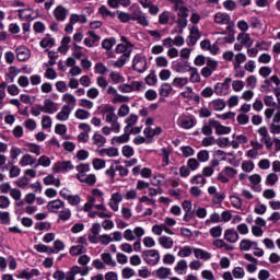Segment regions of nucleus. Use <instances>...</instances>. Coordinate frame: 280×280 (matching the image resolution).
Returning a JSON list of instances; mask_svg holds the SVG:
<instances>
[{
  "mask_svg": "<svg viewBox=\"0 0 280 280\" xmlns=\"http://www.w3.org/2000/svg\"><path fill=\"white\" fill-rule=\"evenodd\" d=\"M105 121L110 125L112 132L118 135L121 132V124H119V117L115 114V107L110 106L107 110H105Z\"/></svg>",
  "mask_w": 280,
  "mask_h": 280,
  "instance_id": "f257e3e1",
  "label": "nucleus"
},
{
  "mask_svg": "<svg viewBox=\"0 0 280 280\" xmlns=\"http://www.w3.org/2000/svg\"><path fill=\"white\" fill-rule=\"evenodd\" d=\"M142 259L149 266H156V264L161 261V254H159V250L156 249H147L142 252Z\"/></svg>",
  "mask_w": 280,
  "mask_h": 280,
  "instance_id": "f03ea898",
  "label": "nucleus"
},
{
  "mask_svg": "<svg viewBox=\"0 0 280 280\" xmlns=\"http://www.w3.org/2000/svg\"><path fill=\"white\" fill-rule=\"evenodd\" d=\"M132 69L138 73H145L148 71V59H145V56L136 55L132 60Z\"/></svg>",
  "mask_w": 280,
  "mask_h": 280,
  "instance_id": "7ed1b4c3",
  "label": "nucleus"
},
{
  "mask_svg": "<svg viewBox=\"0 0 280 280\" xmlns=\"http://www.w3.org/2000/svg\"><path fill=\"white\" fill-rule=\"evenodd\" d=\"M231 82H233L231 78H225L222 83H217L214 85V93L217 95H229V89L231 88Z\"/></svg>",
  "mask_w": 280,
  "mask_h": 280,
  "instance_id": "20e7f679",
  "label": "nucleus"
},
{
  "mask_svg": "<svg viewBox=\"0 0 280 280\" xmlns=\"http://www.w3.org/2000/svg\"><path fill=\"white\" fill-rule=\"evenodd\" d=\"M73 163L71 161H62V162H57L52 166V172L55 174H60V172L66 173V172H71L73 170Z\"/></svg>",
  "mask_w": 280,
  "mask_h": 280,
  "instance_id": "39448f33",
  "label": "nucleus"
},
{
  "mask_svg": "<svg viewBox=\"0 0 280 280\" xmlns=\"http://www.w3.org/2000/svg\"><path fill=\"white\" fill-rule=\"evenodd\" d=\"M43 113H46L48 115H54V113H58V104H56L50 98L44 100V106H42Z\"/></svg>",
  "mask_w": 280,
  "mask_h": 280,
  "instance_id": "423d86ee",
  "label": "nucleus"
},
{
  "mask_svg": "<svg viewBox=\"0 0 280 280\" xmlns=\"http://www.w3.org/2000/svg\"><path fill=\"white\" fill-rule=\"evenodd\" d=\"M56 21H66L67 16H69V10L65 8L63 5H58L52 12Z\"/></svg>",
  "mask_w": 280,
  "mask_h": 280,
  "instance_id": "0eeeda50",
  "label": "nucleus"
},
{
  "mask_svg": "<svg viewBox=\"0 0 280 280\" xmlns=\"http://www.w3.org/2000/svg\"><path fill=\"white\" fill-rule=\"evenodd\" d=\"M34 277H40V270L38 269H24L20 272V275L18 276V279H34Z\"/></svg>",
  "mask_w": 280,
  "mask_h": 280,
  "instance_id": "6e6552de",
  "label": "nucleus"
},
{
  "mask_svg": "<svg viewBox=\"0 0 280 280\" xmlns=\"http://www.w3.org/2000/svg\"><path fill=\"white\" fill-rule=\"evenodd\" d=\"M47 209L50 211V213H59L60 209H65V201L60 199L49 201Z\"/></svg>",
  "mask_w": 280,
  "mask_h": 280,
  "instance_id": "1a4fd4ad",
  "label": "nucleus"
},
{
  "mask_svg": "<svg viewBox=\"0 0 280 280\" xmlns=\"http://www.w3.org/2000/svg\"><path fill=\"white\" fill-rule=\"evenodd\" d=\"M178 125L180 128L189 129L196 126V120L189 116H180L178 118Z\"/></svg>",
  "mask_w": 280,
  "mask_h": 280,
  "instance_id": "9d476101",
  "label": "nucleus"
},
{
  "mask_svg": "<svg viewBox=\"0 0 280 280\" xmlns=\"http://www.w3.org/2000/svg\"><path fill=\"white\" fill-rule=\"evenodd\" d=\"M224 240L230 244H235L240 240V234L235 229H228L224 232Z\"/></svg>",
  "mask_w": 280,
  "mask_h": 280,
  "instance_id": "9b49d317",
  "label": "nucleus"
},
{
  "mask_svg": "<svg viewBox=\"0 0 280 280\" xmlns=\"http://www.w3.org/2000/svg\"><path fill=\"white\" fill-rule=\"evenodd\" d=\"M237 40L244 45V47L250 48L253 47V44L255 43V39L250 38V34L247 33H240L237 36Z\"/></svg>",
  "mask_w": 280,
  "mask_h": 280,
  "instance_id": "f8f14e48",
  "label": "nucleus"
},
{
  "mask_svg": "<svg viewBox=\"0 0 280 280\" xmlns=\"http://www.w3.org/2000/svg\"><path fill=\"white\" fill-rule=\"evenodd\" d=\"M61 100L66 104L63 106H68L70 108V110H73V108H75V104H77L78 100L75 98V96L73 94L66 93L62 95Z\"/></svg>",
  "mask_w": 280,
  "mask_h": 280,
  "instance_id": "ddd939ff",
  "label": "nucleus"
},
{
  "mask_svg": "<svg viewBox=\"0 0 280 280\" xmlns=\"http://www.w3.org/2000/svg\"><path fill=\"white\" fill-rule=\"evenodd\" d=\"M200 30H198V26H191L190 33H189V43L188 45H196L198 40H200Z\"/></svg>",
  "mask_w": 280,
  "mask_h": 280,
  "instance_id": "4468645a",
  "label": "nucleus"
},
{
  "mask_svg": "<svg viewBox=\"0 0 280 280\" xmlns=\"http://www.w3.org/2000/svg\"><path fill=\"white\" fill-rule=\"evenodd\" d=\"M72 112L73 109L69 108V106L63 105L61 110L57 114L56 119H58V121H67Z\"/></svg>",
  "mask_w": 280,
  "mask_h": 280,
  "instance_id": "2eb2a0df",
  "label": "nucleus"
},
{
  "mask_svg": "<svg viewBox=\"0 0 280 280\" xmlns=\"http://www.w3.org/2000/svg\"><path fill=\"white\" fill-rule=\"evenodd\" d=\"M214 22L219 25H229V23H231V15L219 12L214 15Z\"/></svg>",
  "mask_w": 280,
  "mask_h": 280,
  "instance_id": "dca6fc26",
  "label": "nucleus"
},
{
  "mask_svg": "<svg viewBox=\"0 0 280 280\" xmlns=\"http://www.w3.org/2000/svg\"><path fill=\"white\" fill-rule=\"evenodd\" d=\"M211 126L215 129L217 135H229L231 132L230 127L221 125L218 120L211 121Z\"/></svg>",
  "mask_w": 280,
  "mask_h": 280,
  "instance_id": "f3484780",
  "label": "nucleus"
},
{
  "mask_svg": "<svg viewBox=\"0 0 280 280\" xmlns=\"http://www.w3.org/2000/svg\"><path fill=\"white\" fill-rule=\"evenodd\" d=\"M16 58L20 62H25L30 58V49L25 47H19L15 49Z\"/></svg>",
  "mask_w": 280,
  "mask_h": 280,
  "instance_id": "a211bd4d",
  "label": "nucleus"
},
{
  "mask_svg": "<svg viewBox=\"0 0 280 280\" xmlns=\"http://www.w3.org/2000/svg\"><path fill=\"white\" fill-rule=\"evenodd\" d=\"M77 178L80 183H86V185H90V187L97 183V177H95V174L77 175Z\"/></svg>",
  "mask_w": 280,
  "mask_h": 280,
  "instance_id": "6ab92c4d",
  "label": "nucleus"
},
{
  "mask_svg": "<svg viewBox=\"0 0 280 280\" xmlns=\"http://www.w3.org/2000/svg\"><path fill=\"white\" fill-rule=\"evenodd\" d=\"M92 143L96 145V148H104V145H106V137L102 136L100 132H95L92 137Z\"/></svg>",
  "mask_w": 280,
  "mask_h": 280,
  "instance_id": "aec40b11",
  "label": "nucleus"
},
{
  "mask_svg": "<svg viewBox=\"0 0 280 280\" xmlns=\"http://www.w3.org/2000/svg\"><path fill=\"white\" fill-rule=\"evenodd\" d=\"M158 242L160 244V246H162V248H173L174 247V238L170 237V236H160L158 238Z\"/></svg>",
  "mask_w": 280,
  "mask_h": 280,
  "instance_id": "412c9836",
  "label": "nucleus"
},
{
  "mask_svg": "<svg viewBox=\"0 0 280 280\" xmlns=\"http://www.w3.org/2000/svg\"><path fill=\"white\" fill-rule=\"evenodd\" d=\"M194 255L196 259H203V261H209L211 259V253L202 249V248H195Z\"/></svg>",
  "mask_w": 280,
  "mask_h": 280,
  "instance_id": "4be33fe9",
  "label": "nucleus"
},
{
  "mask_svg": "<svg viewBox=\"0 0 280 280\" xmlns=\"http://www.w3.org/2000/svg\"><path fill=\"white\" fill-rule=\"evenodd\" d=\"M100 156H109L112 159L113 156H119V150L117 148H108V149H101L98 150Z\"/></svg>",
  "mask_w": 280,
  "mask_h": 280,
  "instance_id": "5701e85b",
  "label": "nucleus"
},
{
  "mask_svg": "<svg viewBox=\"0 0 280 280\" xmlns=\"http://www.w3.org/2000/svg\"><path fill=\"white\" fill-rule=\"evenodd\" d=\"M189 62L182 63V62H173L172 69L173 71H176L177 73H187L189 71Z\"/></svg>",
  "mask_w": 280,
  "mask_h": 280,
  "instance_id": "b1692460",
  "label": "nucleus"
},
{
  "mask_svg": "<svg viewBox=\"0 0 280 280\" xmlns=\"http://www.w3.org/2000/svg\"><path fill=\"white\" fill-rule=\"evenodd\" d=\"M69 253L72 257H78L79 255H84V253H86V246L73 245L70 247Z\"/></svg>",
  "mask_w": 280,
  "mask_h": 280,
  "instance_id": "393cba45",
  "label": "nucleus"
},
{
  "mask_svg": "<svg viewBox=\"0 0 280 280\" xmlns=\"http://www.w3.org/2000/svg\"><path fill=\"white\" fill-rule=\"evenodd\" d=\"M35 164H36V158L30 154H24L20 160L21 167H27V165H35Z\"/></svg>",
  "mask_w": 280,
  "mask_h": 280,
  "instance_id": "a878e982",
  "label": "nucleus"
},
{
  "mask_svg": "<svg viewBox=\"0 0 280 280\" xmlns=\"http://www.w3.org/2000/svg\"><path fill=\"white\" fill-rule=\"evenodd\" d=\"M209 106L213 110H224V108H226V102H224L222 98H218L210 102Z\"/></svg>",
  "mask_w": 280,
  "mask_h": 280,
  "instance_id": "bb28decb",
  "label": "nucleus"
},
{
  "mask_svg": "<svg viewBox=\"0 0 280 280\" xmlns=\"http://www.w3.org/2000/svg\"><path fill=\"white\" fill-rule=\"evenodd\" d=\"M34 248L37 250V253H46L47 255H54V253H56L52 247L45 244L34 245Z\"/></svg>",
  "mask_w": 280,
  "mask_h": 280,
  "instance_id": "cd10ccee",
  "label": "nucleus"
},
{
  "mask_svg": "<svg viewBox=\"0 0 280 280\" xmlns=\"http://www.w3.org/2000/svg\"><path fill=\"white\" fill-rule=\"evenodd\" d=\"M211 121H215V119H209L201 128V132L206 137H211L213 135V125H211Z\"/></svg>",
  "mask_w": 280,
  "mask_h": 280,
  "instance_id": "c85d7f7f",
  "label": "nucleus"
},
{
  "mask_svg": "<svg viewBox=\"0 0 280 280\" xmlns=\"http://www.w3.org/2000/svg\"><path fill=\"white\" fill-rule=\"evenodd\" d=\"M172 91H173L172 84L163 83L160 86L159 93H160L161 97H170V93H172Z\"/></svg>",
  "mask_w": 280,
  "mask_h": 280,
  "instance_id": "c756f323",
  "label": "nucleus"
},
{
  "mask_svg": "<svg viewBox=\"0 0 280 280\" xmlns=\"http://www.w3.org/2000/svg\"><path fill=\"white\" fill-rule=\"evenodd\" d=\"M98 14H101V16H103V19H108V16L110 19H115V12H112L110 10H108V8L106 5H101L98 8Z\"/></svg>",
  "mask_w": 280,
  "mask_h": 280,
  "instance_id": "7c9ffc66",
  "label": "nucleus"
},
{
  "mask_svg": "<svg viewBox=\"0 0 280 280\" xmlns=\"http://www.w3.org/2000/svg\"><path fill=\"white\" fill-rule=\"evenodd\" d=\"M172 275V269L167 267H161L156 270V277L159 279H167Z\"/></svg>",
  "mask_w": 280,
  "mask_h": 280,
  "instance_id": "2f4dec72",
  "label": "nucleus"
},
{
  "mask_svg": "<svg viewBox=\"0 0 280 280\" xmlns=\"http://www.w3.org/2000/svg\"><path fill=\"white\" fill-rule=\"evenodd\" d=\"M128 58H130V51L122 54L120 58L115 61V68L121 69L126 65Z\"/></svg>",
  "mask_w": 280,
  "mask_h": 280,
  "instance_id": "473e14b6",
  "label": "nucleus"
},
{
  "mask_svg": "<svg viewBox=\"0 0 280 280\" xmlns=\"http://www.w3.org/2000/svg\"><path fill=\"white\" fill-rule=\"evenodd\" d=\"M44 185H54L55 187H60V179L54 177V175H48L44 179Z\"/></svg>",
  "mask_w": 280,
  "mask_h": 280,
  "instance_id": "72a5a7b5",
  "label": "nucleus"
},
{
  "mask_svg": "<svg viewBox=\"0 0 280 280\" xmlns=\"http://www.w3.org/2000/svg\"><path fill=\"white\" fill-rule=\"evenodd\" d=\"M130 141V136L128 133H124L121 136H115L112 139V144L115 145V143H128Z\"/></svg>",
  "mask_w": 280,
  "mask_h": 280,
  "instance_id": "f704fd0d",
  "label": "nucleus"
},
{
  "mask_svg": "<svg viewBox=\"0 0 280 280\" xmlns=\"http://www.w3.org/2000/svg\"><path fill=\"white\" fill-rule=\"evenodd\" d=\"M188 82H189L188 78H175L172 84L176 89H183V86H187Z\"/></svg>",
  "mask_w": 280,
  "mask_h": 280,
  "instance_id": "c9c22d12",
  "label": "nucleus"
},
{
  "mask_svg": "<svg viewBox=\"0 0 280 280\" xmlns=\"http://www.w3.org/2000/svg\"><path fill=\"white\" fill-rule=\"evenodd\" d=\"M244 62H246V55L243 52H238L234 56V61L233 65L234 67H242V65H244Z\"/></svg>",
  "mask_w": 280,
  "mask_h": 280,
  "instance_id": "e433bc0d",
  "label": "nucleus"
},
{
  "mask_svg": "<svg viewBox=\"0 0 280 280\" xmlns=\"http://www.w3.org/2000/svg\"><path fill=\"white\" fill-rule=\"evenodd\" d=\"M59 220L62 222H67L68 220H71V209L69 208H62L61 211H59Z\"/></svg>",
  "mask_w": 280,
  "mask_h": 280,
  "instance_id": "4c0bfd02",
  "label": "nucleus"
},
{
  "mask_svg": "<svg viewBox=\"0 0 280 280\" xmlns=\"http://www.w3.org/2000/svg\"><path fill=\"white\" fill-rule=\"evenodd\" d=\"M102 260L104 261V264H107V266H112V268H115L117 266V262H115V260H113V256L108 253H103L101 255Z\"/></svg>",
  "mask_w": 280,
  "mask_h": 280,
  "instance_id": "58836bf2",
  "label": "nucleus"
},
{
  "mask_svg": "<svg viewBox=\"0 0 280 280\" xmlns=\"http://www.w3.org/2000/svg\"><path fill=\"white\" fill-rule=\"evenodd\" d=\"M188 71H190V82H200V73L198 72V68L189 67Z\"/></svg>",
  "mask_w": 280,
  "mask_h": 280,
  "instance_id": "ea45409f",
  "label": "nucleus"
},
{
  "mask_svg": "<svg viewBox=\"0 0 280 280\" xmlns=\"http://www.w3.org/2000/svg\"><path fill=\"white\" fill-rule=\"evenodd\" d=\"M174 270L178 272V275H185V270H187V260H179L175 266Z\"/></svg>",
  "mask_w": 280,
  "mask_h": 280,
  "instance_id": "a19ab883",
  "label": "nucleus"
},
{
  "mask_svg": "<svg viewBox=\"0 0 280 280\" xmlns=\"http://www.w3.org/2000/svg\"><path fill=\"white\" fill-rule=\"evenodd\" d=\"M39 45L43 49H47V47H54V45H56V39L52 37H45L39 42Z\"/></svg>",
  "mask_w": 280,
  "mask_h": 280,
  "instance_id": "79ce46f5",
  "label": "nucleus"
},
{
  "mask_svg": "<svg viewBox=\"0 0 280 280\" xmlns=\"http://www.w3.org/2000/svg\"><path fill=\"white\" fill-rule=\"evenodd\" d=\"M39 165H42V167H49V165H51V159H49L47 155H42L38 159V163L35 164L34 167H38Z\"/></svg>",
  "mask_w": 280,
  "mask_h": 280,
  "instance_id": "37998d69",
  "label": "nucleus"
},
{
  "mask_svg": "<svg viewBox=\"0 0 280 280\" xmlns=\"http://www.w3.org/2000/svg\"><path fill=\"white\" fill-rule=\"evenodd\" d=\"M272 83L276 84V89H279L280 85V79L277 74L272 75L270 79L265 80V84L272 89Z\"/></svg>",
  "mask_w": 280,
  "mask_h": 280,
  "instance_id": "c03bdc74",
  "label": "nucleus"
},
{
  "mask_svg": "<svg viewBox=\"0 0 280 280\" xmlns=\"http://www.w3.org/2000/svg\"><path fill=\"white\" fill-rule=\"evenodd\" d=\"M86 21H88V19H86V15H84V14L78 15V14L73 13L70 15V22L73 24L86 23Z\"/></svg>",
  "mask_w": 280,
  "mask_h": 280,
  "instance_id": "a18cd8bd",
  "label": "nucleus"
},
{
  "mask_svg": "<svg viewBox=\"0 0 280 280\" xmlns=\"http://www.w3.org/2000/svg\"><path fill=\"white\" fill-rule=\"evenodd\" d=\"M191 185H202L205 186L207 184V178H205V176H202L201 174L195 175L191 179H190Z\"/></svg>",
  "mask_w": 280,
  "mask_h": 280,
  "instance_id": "49530a36",
  "label": "nucleus"
},
{
  "mask_svg": "<svg viewBox=\"0 0 280 280\" xmlns=\"http://www.w3.org/2000/svg\"><path fill=\"white\" fill-rule=\"evenodd\" d=\"M114 45H117V39H115V37H112V38H109V39H104L103 42H102V47H103V49H106L107 51L109 50V49H113V46Z\"/></svg>",
  "mask_w": 280,
  "mask_h": 280,
  "instance_id": "de8ad7c7",
  "label": "nucleus"
},
{
  "mask_svg": "<svg viewBox=\"0 0 280 280\" xmlns=\"http://www.w3.org/2000/svg\"><path fill=\"white\" fill-rule=\"evenodd\" d=\"M69 43H71L70 36L62 37L61 46H59L58 51H65V54H67V51H69V47L67 46V45H69Z\"/></svg>",
  "mask_w": 280,
  "mask_h": 280,
  "instance_id": "09e8293b",
  "label": "nucleus"
},
{
  "mask_svg": "<svg viewBox=\"0 0 280 280\" xmlns=\"http://www.w3.org/2000/svg\"><path fill=\"white\" fill-rule=\"evenodd\" d=\"M77 171L79 174L77 176H86V172H91V165L90 164H79L77 166Z\"/></svg>",
  "mask_w": 280,
  "mask_h": 280,
  "instance_id": "8fccbe9b",
  "label": "nucleus"
},
{
  "mask_svg": "<svg viewBox=\"0 0 280 280\" xmlns=\"http://www.w3.org/2000/svg\"><path fill=\"white\" fill-rule=\"evenodd\" d=\"M232 275L234 279H244V277H246V271H244V268L242 267H235L232 270Z\"/></svg>",
  "mask_w": 280,
  "mask_h": 280,
  "instance_id": "3c124183",
  "label": "nucleus"
},
{
  "mask_svg": "<svg viewBox=\"0 0 280 280\" xmlns=\"http://www.w3.org/2000/svg\"><path fill=\"white\" fill-rule=\"evenodd\" d=\"M110 80L114 82V84H119L120 82H124V75L119 72L112 71L109 74Z\"/></svg>",
  "mask_w": 280,
  "mask_h": 280,
  "instance_id": "603ef678",
  "label": "nucleus"
},
{
  "mask_svg": "<svg viewBox=\"0 0 280 280\" xmlns=\"http://www.w3.org/2000/svg\"><path fill=\"white\" fill-rule=\"evenodd\" d=\"M74 115H75L77 119H81V120L89 119V117H91V113H89L86 109H82V108L77 109Z\"/></svg>",
  "mask_w": 280,
  "mask_h": 280,
  "instance_id": "864d4df0",
  "label": "nucleus"
},
{
  "mask_svg": "<svg viewBox=\"0 0 280 280\" xmlns=\"http://www.w3.org/2000/svg\"><path fill=\"white\" fill-rule=\"evenodd\" d=\"M241 167L243 172L249 174V172H253L255 170V163L253 161H244Z\"/></svg>",
  "mask_w": 280,
  "mask_h": 280,
  "instance_id": "5fc2aeb1",
  "label": "nucleus"
},
{
  "mask_svg": "<svg viewBox=\"0 0 280 280\" xmlns=\"http://www.w3.org/2000/svg\"><path fill=\"white\" fill-rule=\"evenodd\" d=\"M161 155L163 156V163L165 166L170 165V154H172V151H170V149L167 148H162L160 150Z\"/></svg>",
  "mask_w": 280,
  "mask_h": 280,
  "instance_id": "6e6d98bb",
  "label": "nucleus"
},
{
  "mask_svg": "<svg viewBox=\"0 0 280 280\" xmlns=\"http://www.w3.org/2000/svg\"><path fill=\"white\" fill-rule=\"evenodd\" d=\"M67 201L69 205H71V207H77V205H80V202H82V198L80 197V195H70Z\"/></svg>",
  "mask_w": 280,
  "mask_h": 280,
  "instance_id": "4d7b16f0",
  "label": "nucleus"
},
{
  "mask_svg": "<svg viewBox=\"0 0 280 280\" xmlns=\"http://www.w3.org/2000/svg\"><path fill=\"white\" fill-rule=\"evenodd\" d=\"M50 229H51V223H49L47 221L35 223L36 231H49Z\"/></svg>",
  "mask_w": 280,
  "mask_h": 280,
  "instance_id": "13d9d810",
  "label": "nucleus"
},
{
  "mask_svg": "<svg viewBox=\"0 0 280 280\" xmlns=\"http://www.w3.org/2000/svg\"><path fill=\"white\" fill-rule=\"evenodd\" d=\"M277 180H279V175H277L276 173H270L266 177V185H277Z\"/></svg>",
  "mask_w": 280,
  "mask_h": 280,
  "instance_id": "bf43d9fd",
  "label": "nucleus"
},
{
  "mask_svg": "<svg viewBox=\"0 0 280 280\" xmlns=\"http://www.w3.org/2000/svg\"><path fill=\"white\" fill-rule=\"evenodd\" d=\"M159 23L161 25H167L170 23V11H164L159 15Z\"/></svg>",
  "mask_w": 280,
  "mask_h": 280,
  "instance_id": "052dcab7",
  "label": "nucleus"
},
{
  "mask_svg": "<svg viewBox=\"0 0 280 280\" xmlns=\"http://www.w3.org/2000/svg\"><path fill=\"white\" fill-rule=\"evenodd\" d=\"M95 73H98L100 75H104L108 73V68L103 62H97L95 65Z\"/></svg>",
  "mask_w": 280,
  "mask_h": 280,
  "instance_id": "680f3d73",
  "label": "nucleus"
},
{
  "mask_svg": "<svg viewBox=\"0 0 280 280\" xmlns=\"http://www.w3.org/2000/svg\"><path fill=\"white\" fill-rule=\"evenodd\" d=\"M19 176H21V167L13 164L10 168L9 177L10 178H19Z\"/></svg>",
  "mask_w": 280,
  "mask_h": 280,
  "instance_id": "e2e57ef3",
  "label": "nucleus"
},
{
  "mask_svg": "<svg viewBox=\"0 0 280 280\" xmlns=\"http://www.w3.org/2000/svg\"><path fill=\"white\" fill-rule=\"evenodd\" d=\"M241 250H250L253 248V241L244 238L240 243Z\"/></svg>",
  "mask_w": 280,
  "mask_h": 280,
  "instance_id": "0e129e2a",
  "label": "nucleus"
},
{
  "mask_svg": "<svg viewBox=\"0 0 280 280\" xmlns=\"http://www.w3.org/2000/svg\"><path fill=\"white\" fill-rule=\"evenodd\" d=\"M155 65L156 67L165 68L167 67V65H170V61L167 60L166 57L160 56L155 58Z\"/></svg>",
  "mask_w": 280,
  "mask_h": 280,
  "instance_id": "69168bd1",
  "label": "nucleus"
},
{
  "mask_svg": "<svg viewBox=\"0 0 280 280\" xmlns=\"http://www.w3.org/2000/svg\"><path fill=\"white\" fill-rule=\"evenodd\" d=\"M206 67L210 69V71H218V61L211 59V58H207L206 61Z\"/></svg>",
  "mask_w": 280,
  "mask_h": 280,
  "instance_id": "338daca9",
  "label": "nucleus"
},
{
  "mask_svg": "<svg viewBox=\"0 0 280 280\" xmlns=\"http://www.w3.org/2000/svg\"><path fill=\"white\" fill-rule=\"evenodd\" d=\"M178 257H190L191 256V247L190 246H184L179 252H178Z\"/></svg>",
  "mask_w": 280,
  "mask_h": 280,
  "instance_id": "774afa93",
  "label": "nucleus"
}]
</instances>
